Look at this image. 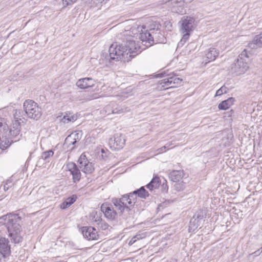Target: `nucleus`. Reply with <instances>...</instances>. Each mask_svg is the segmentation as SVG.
<instances>
[{"instance_id": "23", "label": "nucleus", "mask_w": 262, "mask_h": 262, "mask_svg": "<svg viewBox=\"0 0 262 262\" xmlns=\"http://www.w3.org/2000/svg\"><path fill=\"white\" fill-rule=\"evenodd\" d=\"M77 119V116L71 113H67L63 117L61 121L64 123H68L69 122H73Z\"/></svg>"}, {"instance_id": "16", "label": "nucleus", "mask_w": 262, "mask_h": 262, "mask_svg": "<svg viewBox=\"0 0 262 262\" xmlns=\"http://www.w3.org/2000/svg\"><path fill=\"white\" fill-rule=\"evenodd\" d=\"M67 167L73 176L74 182H78L81 178V173L77 165L73 162L67 164Z\"/></svg>"}, {"instance_id": "39", "label": "nucleus", "mask_w": 262, "mask_h": 262, "mask_svg": "<svg viewBox=\"0 0 262 262\" xmlns=\"http://www.w3.org/2000/svg\"><path fill=\"white\" fill-rule=\"evenodd\" d=\"M261 250L260 251V249H258L255 251L254 252L252 253L251 255H253L254 256H257L260 254V253L262 252V247L261 248Z\"/></svg>"}, {"instance_id": "36", "label": "nucleus", "mask_w": 262, "mask_h": 262, "mask_svg": "<svg viewBox=\"0 0 262 262\" xmlns=\"http://www.w3.org/2000/svg\"><path fill=\"white\" fill-rule=\"evenodd\" d=\"M135 236L136 237V238L138 239V240L142 239V238L145 237V236H146L145 234L144 233H137Z\"/></svg>"}, {"instance_id": "22", "label": "nucleus", "mask_w": 262, "mask_h": 262, "mask_svg": "<svg viewBox=\"0 0 262 262\" xmlns=\"http://www.w3.org/2000/svg\"><path fill=\"white\" fill-rule=\"evenodd\" d=\"M183 176L184 172L182 170H173L169 174L170 180L174 182H179Z\"/></svg>"}, {"instance_id": "8", "label": "nucleus", "mask_w": 262, "mask_h": 262, "mask_svg": "<svg viewBox=\"0 0 262 262\" xmlns=\"http://www.w3.org/2000/svg\"><path fill=\"white\" fill-rule=\"evenodd\" d=\"M25 118L24 117L23 112L21 110H15L14 114V120L12 122L11 127L9 129L12 133V136L14 137V141H18L21 135L20 134V124L24 122Z\"/></svg>"}, {"instance_id": "35", "label": "nucleus", "mask_w": 262, "mask_h": 262, "mask_svg": "<svg viewBox=\"0 0 262 262\" xmlns=\"http://www.w3.org/2000/svg\"><path fill=\"white\" fill-rule=\"evenodd\" d=\"M171 145V144L169 143H167L166 145L163 146L161 148H159L158 150H159V153H161L166 150V149L169 148L170 146Z\"/></svg>"}, {"instance_id": "43", "label": "nucleus", "mask_w": 262, "mask_h": 262, "mask_svg": "<svg viewBox=\"0 0 262 262\" xmlns=\"http://www.w3.org/2000/svg\"><path fill=\"white\" fill-rule=\"evenodd\" d=\"M164 262H177V260L176 259H171L169 260H167Z\"/></svg>"}, {"instance_id": "5", "label": "nucleus", "mask_w": 262, "mask_h": 262, "mask_svg": "<svg viewBox=\"0 0 262 262\" xmlns=\"http://www.w3.org/2000/svg\"><path fill=\"white\" fill-rule=\"evenodd\" d=\"M14 141L11 130L4 119L0 118V148L4 150Z\"/></svg>"}, {"instance_id": "31", "label": "nucleus", "mask_w": 262, "mask_h": 262, "mask_svg": "<svg viewBox=\"0 0 262 262\" xmlns=\"http://www.w3.org/2000/svg\"><path fill=\"white\" fill-rule=\"evenodd\" d=\"M227 92V88L225 86H222L220 89L217 90L215 96H219L223 94H226Z\"/></svg>"}, {"instance_id": "28", "label": "nucleus", "mask_w": 262, "mask_h": 262, "mask_svg": "<svg viewBox=\"0 0 262 262\" xmlns=\"http://www.w3.org/2000/svg\"><path fill=\"white\" fill-rule=\"evenodd\" d=\"M91 216L92 217V221L94 222L96 225L102 220L99 214L96 212H92Z\"/></svg>"}, {"instance_id": "15", "label": "nucleus", "mask_w": 262, "mask_h": 262, "mask_svg": "<svg viewBox=\"0 0 262 262\" xmlns=\"http://www.w3.org/2000/svg\"><path fill=\"white\" fill-rule=\"evenodd\" d=\"M82 137L81 132H74L69 135L65 139L64 144L68 146L75 145Z\"/></svg>"}, {"instance_id": "26", "label": "nucleus", "mask_w": 262, "mask_h": 262, "mask_svg": "<svg viewBox=\"0 0 262 262\" xmlns=\"http://www.w3.org/2000/svg\"><path fill=\"white\" fill-rule=\"evenodd\" d=\"M116 105V104L112 102L108 105H106L103 109V111L107 115H110L113 114V107Z\"/></svg>"}, {"instance_id": "37", "label": "nucleus", "mask_w": 262, "mask_h": 262, "mask_svg": "<svg viewBox=\"0 0 262 262\" xmlns=\"http://www.w3.org/2000/svg\"><path fill=\"white\" fill-rule=\"evenodd\" d=\"M11 183V181H8L4 185V189L5 191H7L9 189L10 186V184Z\"/></svg>"}, {"instance_id": "18", "label": "nucleus", "mask_w": 262, "mask_h": 262, "mask_svg": "<svg viewBox=\"0 0 262 262\" xmlns=\"http://www.w3.org/2000/svg\"><path fill=\"white\" fill-rule=\"evenodd\" d=\"M94 85V81L91 78H82L77 81L76 85L81 89L92 87Z\"/></svg>"}, {"instance_id": "38", "label": "nucleus", "mask_w": 262, "mask_h": 262, "mask_svg": "<svg viewBox=\"0 0 262 262\" xmlns=\"http://www.w3.org/2000/svg\"><path fill=\"white\" fill-rule=\"evenodd\" d=\"M61 208L62 209H66L69 207H70L69 205L68 204V203L65 201H64L60 206Z\"/></svg>"}, {"instance_id": "7", "label": "nucleus", "mask_w": 262, "mask_h": 262, "mask_svg": "<svg viewBox=\"0 0 262 262\" xmlns=\"http://www.w3.org/2000/svg\"><path fill=\"white\" fill-rule=\"evenodd\" d=\"M110 58L116 61H129L130 57L127 53L125 48L122 45L112 44L109 48Z\"/></svg>"}, {"instance_id": "27", "label": "nucleus", "mask_w": 262, "mask_h": 262, "mask_svg": "<svg viewBox=\"0 0 262 262\" xmlns=\"http://www.w3.org/2000/svg\"><path fill=\"white\" fill-rule=\"evenodd\" d=\"M126 111V108H124L123 106H118L116 104V105L113 107V114H121Z\"/></svg>"}, {"instance_id": "3", "label": "nucleus", "mask_w": 262, "mask_h": 262, "mask_svg": "<svg viewBox=\"0 0 262 262\" xmlns=\"http://www.w3.org/2000/svg\"><path fill=\"white\" fill-rule=\"evenodd\" d=\"M20 220L21 217L18 214L11 213L0 217V223L5 225L9 237L14 243H19L22 241Z\"/></svg>"}, {"instance_id": "30", "label": "nucleus", "mask_w": 262, "mask_h": 262, "mask_svg": "<svg viewBox=\"0 0 262 262\" xmlns=\"http://www.w3.org/2000/svg\"><path fill=\"white\" fill-rule=\"evenodd\" d=\"M96 225H98V228L103 230L107 229L108 227V224L106 223L104 221H102V220L100 222H99Z\"/></svg>"}, {"instance_id": "40", "label": "nucleus", "mask_w": 262, "mask_h": 262, "mask_svg": "<svg viewBox=\"0 0 262 262\" xmlns=\"http://www.w3.org/2000/svg\"><path fill=\"white\" fill-rule=\"evenodd\" d=\"M135 243V241L134 240V239L133 238H132L130 239V240L129 241V242H128V245L131 246L133 244H134Z\"/></svg>"}, {"instance_id": "33", "label": "nucleus", "mask_w": 262, "mask_h": 262, "mask_svg": "<svg viewBox=\"0 0 262 262\" xmlns=\"http://www.w3.org/2000/svg\"><path fill=\"white\" fill-rule=\"evenodd\" d=\"M77 196L75 195H72L71 197H69L66 200V201L68 203V204L70 206L72 204H73L76 200Z\"/></svg>"}, {"instance_id": "11", "label": "nucleus", "mask_w": 262, "mask_h": 262, "mask_svg": "<svg viewBox=\"0 0 262 262\" xmlns=\"http://www.w3.org/2000/svg\"><path fill=\"white\" fill-rule=\"evenodd\" d=\"M125 139L124 136L120 134H116L113 138L109 140L108 145L113 150L122 149L125 145Z\"/></svg>"}, {"instance_id": "12", "label": "nucleus", "mask_w": 262, "mask_h": 262, "mask_svg": "<svg viewBox=\"0 0 262 262\" xmlns=\"http://www.w3.org/2000/svg\"><path fill=\"white\" fill-rule=\"evenodd\" d=\"M78 162L79 168L85 173H91L94 170V168L92 163L89 162L84 154L80 156Z\"/></svg>"}, {"instance_id": "9", "label": "nucleus", "mask_w": 262, "mask_h": 262, "mask_svg": "<svg viewBox=\"0 0 262 262\" xmlns=\"http://www.w3.org/2000/svg\"><path fill=\"white\" fill-rule=\"evenodd\" d=\"M23 106L26 114L29 118L38 120L41 116V109L34 101L26 100L24 103Z\"/></svg>"}, {"instance_id": "25", "label": "nucleus", "mask_w": 262, "mask_h": 262, "mask_svg": "<svg viewBox=\"0 0 262 262\" xmlns=\"http://www.w3.org/2000/svg\"><path fill=\"white\" fill-rule=\"evenodd\" d=\"M199 219H202L198 216L197 219H191L190 221L189 228L191 230H194L197 229L199 225H198Z\"/></svg>"}, {"instance_id": "29", "label": "nucleus", "mask_w": 262, "mask_h": 262, "mask_svg": "<svg viewBox=\"0 0 262 262\" xmlns=\"http://www.w3.org/2000/svg\"><path fill=\"white\" fill-rule=\"evenodd\" d=\"M53 154V151L52 150H49L42 152L41 157L44 160H47L49 158L52 157Z\"/></svg>"}, {"instance_id": "10", "label": "nucleus", "mask_w": 262, "mask_h": 262, "mask_svg": "<svg viewBox=\"0 0 262 262\" xmlns=\"http://www.w3.org/2000/svg\"><path fill=\"white\" fill-rule=\"evenodd\" d=\"M159 75H160V77H163L165 75L168 76L167 78H164L160 81V85L164 89L176 87L182 81V79H180L173 74H169L164 72L161 73Z\"/></svg>"}, {"instance_id": "32", "label": "nucleus", "mask_w": 262, "mask_h": 262, "mask_svg": "<svg viewBox=\"0 0 262 262\" xmlns=\"http://www.w3.org/2000/svg\"><path fill=\"white\" fill-rule=\"evenodd\" d=\"M174 187L177 191H180L184 189L185 185L184 183L182 182V183L175 184Z\"/></svg>"}, {"instance_id": "2", "label": "nucleus", "mask_w": 262, "mask_h": 262, "mask_svg": "<svg viewBox=\"0 0 262 262\" xmlns=\"http://www.w3.org/2000/svg\"><path fill=\"white\" fill-rule=\"evenodd\" d=\"M148 195V191L142 186L133 192L122 195L120 199L113 198L112 202L119 213H129L136 202L137 196L141 199H146Z\"/></svg>"}, {"instance_id": "21", "label": "nucleus", "mask_w": 262, "mask_h": 262, "mask_svg": "<svg viewBox=\"0 0 262 262\" xmlns=\"http://www.w3.org/2000/svg\"><path fill=\"white\" fill-rule=\"evenodd\" d=\"M219 55V52L214 48H209L206 52L205 56L208 62L214 60Z\"/></svg>"}, {"instance_id": "14", "label": "nucleus", "mask_w": 262, "mask_h": 262, "mask_svg": "<svg viewBox=\"0 0 262 262\" xmlns=\"http://www.w3.org/2000/svg\"><path fill=\"white\" fill-rule=\"evenodd\" d=\"M101 211L104 216L108 220H114L117 215V212L109 204L103 203L101 206Z\"/></svg>"}, {"instance_id": "34", "label": "nucleus", "mask_w": 262, "mask_h": 262, "mask_svg": "<svg viewBox=\"0 0 262 262\" xmlns=\"http://www.w3.org/2000/svg\"><path fill=\"white\" fill-rule=\"evenodd\" d=\"M77 0H62V4L64 7H67L75 3Z\"/></svg>"}, {"instance_id": "13", "label": "nucleus", "mask_w": 262, "mask_h": 262, "mask_svg": "<svg viewBox=\"0 0 262 262\" xmlns=\"http://www.w3.org/2000/svg\"><path fill=\"white\" fill-rule=\"evenodd\" d=\"M81 233L84 237L88 240H96L98 237L96 230L92 227H83Z\"/></svg>"}, {"instance_id": "4", "label": "nucleus", "mask_w": 262, "mask_h": 262, "mask_svg": "<svg viewBox=\"0 0 262 262\" xmlns=\"http://www.w3.org/2000/svg\"><path fill=\"white\" fill-rule=\"evenodd\" d=\"M194 23L193 17L188 16H183L179 21V31L182 37L178 42V47H182L189 38L190 33L194 29Z\"/></svg>"}, {"instance_id": "41", "label": "nucleus", "mask_w": 262, "mask_h": 262, "mask_svg": "<svg viewBox=\"0 0 262 262\" xmlns=\"http://www.w3.org/2000/svg\"><path fill=\"white\" fill-rule=\"evenodd\" d=\"M98 98V97H97V96H96V94H95L93 95H92V96L89 98V99H90V100H92V99H96V98Z\"/></svg>"}, {"instance_id": "44", "label": "nucleus", "mask_w": 262, "mask_h": 262, "mask_svg": "<svg viewBox=\"0 0 262 262\" xmlns=\"http://www.w3.org/2000/svg\"><path fill=\"white\" fill-rule=\"evenodd\" d=\"M132 238L134 239V240L135 241V242H136L137 241H138V239H137V238H136V236H135V235L134 236H133Z\"/></svg>"}, {"instance_id": "24", "label": "nucleus", "mask_w": 262, "mask_h": 262, "mask_svg": "<svg viewBox=\"0 0 262 262\" xmlns=\"http://www.w3.org/2000/svg\"><path fill=\"white\" fill-rule=\"evenodd\" d=\"M160 178L158 177H155L152 178L150 183L146 186L150 190L156 189L160 185Z\"/></svg>"}, {"instance_id": "6", "label": "nucleus", "mask_w": 262, "mask_h": 262, "mask_svg": "<svg viewBox=\"0 0 262 262\" xmlns=\"http://www.w3.org/2000/svg\"><path fill=\"white\" fill-rule=\"evenodd\" d=\"M248 58L247 49H245L231 67V72L235 75L244 74L248 69Z\"/></svg>"}, {"instance_id": "19", "label": "nucleus", "mask_w": 262, "mask_h": 262, "mask_svg": "<svg viewBox=\"0 0 262 262\" xmlns=\"http://www.w3.org/2000/svg\"><path fill=\"white\" fill-rule=\"evenodd\" d=\"M262 46V32L256 35L253 40L249 43L248 48L250 49H256Z\"/></svg>"}, {"instance_id": "20", "label": "nucleus", "mask_w": 262, "mask_h": 262, "mask_svg": "<svg viewBox=\"0 0 262 262\" xmlns=\"http://www.w3.org/2000/svg\"><path fill=\"white\" fill-rule=\"evenodd\" d=\"M235 101L233 97H230L227 100L222 101L218 105V108L220 110H226L232 105Z\"/></svg>"}, {"instance_id": "17", "label": "nucleus", "mask_w": 262, "mask_h": 262, "mask_svg": "<svg viewBox=\"0 0 262 262\" xmlns=\"http://www.w3.org/2000/svg\"><path fill=\"white\" fill-rule=\"evenodd\" d=\"M9 241L4 237L0 238V253L4 258L8 257L10 254V247Z\"/></svg>"}, {"instance_id": "42", "label": "nucleus", "mask_w": 262, "mask_h": 262, "mask_svg": "<svg viewBox=\"0 0 262 262\" xmlns=\"http://www.w3.org/2000/svg\"><path fill=\"white\" fill-rule=\"evenodd\" d=\"M163 188L166 192L168 191V187L166 184L165 185H164V184L163 185Z\"/></svg>"}, {"instance_id": "1", "label": "nucleus", "mask_w": 262, "mask_h": 262, "mask_svg": "<svg viewBox=\"0 0 262 262\" xmlns=\"http://www.w3.org/2000/svg\"><path fill=\"white\" fill-rule=\"evenodd\" d=\"M159 29V26H157V28H150L149 30L146 29L144 26H138L137 27H133L130 31H125L124 35L126 36H131V34L134 35L126 39V41L123 46L125 48V50L127 54L130 57V60L133 57L136 56L137 54L141 52L140 46L138 42H136L134 38H139L142 41V43L144 42V46L146 47H150L154 43V35L155 31Z\"/></svg>"}]
</instances>
